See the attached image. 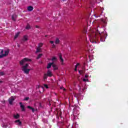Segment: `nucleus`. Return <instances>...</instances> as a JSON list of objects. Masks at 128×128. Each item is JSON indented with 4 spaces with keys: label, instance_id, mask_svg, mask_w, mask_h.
<instances>
[{
    "label": "nucleus",
    "instance_id": "1",
    "mask_svg": "<svg viewBox=\"0 0 128 128\" xmlns=\"http://www.w3.org/2000/svg\"><path fill=\"white\" fill-rule=\"evenodd\" d=\"M89 38L90 42L92 44H98L100 42L98 37L96 36V32H91L89 34Z\"/></svg>",
    "mask_w": 128,
    "mask_h": 128
},
{
    "label": "nucleus",
    "instance_id": "2",
    "mask_svg": "<svg viewBox=\"0 0 128 128\" xmlns=\"http://www.w3.org/2000/svg\"><path fill=\"white\" fill-rule=\"evenodd\" d=\"M100 36V40L101 42H104L106 40V36L108 34L104 32H99Z\"/></svg>",
    "mask_w": 128,
    "mask_h": 128
},
{
    "label": "nucleus",
    "instance_id": "3",
    "mask_svg": "<svg viewBox=\"0 0 128 128\" xmlns=\"http://www.w3.org/2000/svg\"><path fill=\"white\" fill-rule=\"evenodd\" d=\"M28 64H26L24 66H22V70L24 72V74H28L30 70V69L28 68Z\"/></svg>",
    "mask_w": 128,
    "mask_h": 128
},
{
    "label": "nucleus",
    "instance_id": "4",
    "mask_svg": "<svg viewBox=\"0 0 128 128\" xmlns=\"http://www.w3.org/2000/svg\"><path fill=\"white\" fill-rule=\"evenodd\" d=\"M48 76L52 77V72L50 70H48L46 74H44V80H48Z\"/></svg>",
    "mask_w": 128,
    "mask_h": 128
},
{
    "label": "nucleus",
    "instance_id": "5",
    "mask_svg": "<svg viewBox=\"0 0 128 128\" xmlns=\"http://www.w3.org/2000/svg\"><path fill=\"white\" fill-rule=\"evenodd\" d=\"M4 50H2L1 52H0V58H2L4 56H8V52H10L8 50H5L4 51Z\"/></svg>",
    "mask_w": 128,
    "mask_h": 128
},
{
    "label": "nucleus",
    "instance_id": "6",
    "mask_svg": "<svg viewBox=\"0 0 128 128\" xmlns=\"http://www.w3.org/2000/svg\"><path fill=\"white\" fill-rule=\"evenodd\" d=\"M31 61L32 60H30V59H28V58H24L23 60H22L20 62V66H24V64H26V62H31Z\"/></svg>",
    "mask_w": 128,
    "mask_h": 128
},
{
    "label": "nucleus",
    "instance_id": "7",
    "mask_svg": "<svg viewBox=\"0 0 128 128\" xmlns=\"http://www.w3.org/2000/svg\"><path fill=\"white\" fill-rule=\"evenodd\" d=\"M20 108H21L22 111L25 112L26 108H24V105H23L22 102H20Z\"/></svg>",
    "mask_w": 128,
    "mask_h": 128
},
{
    "label": "nucleus",
    "instance_id": "8",
    "mask_svg": "<svg viewBox=\"0 0 128 128\" xmlns=\"http://www.w3.org/2000/svg\"><path fill=\"white\" fill-rule=\"evenodd\" d=\"M59 58L61 62V64L64 65V58H62V54L59 55Z\"/></svg>",
    "mask_w": 128,
    "mask_h": 128
},
{
    "label": "nucleus",
    "instance_id": "9",
    "mask_svg": "<svg viewBox=\"0 0 128 128\" xmlns=\"http://www.w3.org/2000/svg\"><path fill=\"white\" fill-rule=\"evenodd\" d=\"M16 18H18V16H16V14H14L12 16V20H14V22H16Z\"/></svg>",
    "mask_w": 128,
    "mask_h": 128
},
{
    "label": "nucleus",
    "instance_id": "10",
    "mask_svg": "<svg viewBox=\"0 0 128 128\" xmlns=\"http://www.w3.org/2000/svg\"><path fill=\"white\" fill-rule=\"evenodd\" d=\"M14 122L17 124L18 126H22V122H20V120H15Z\"/></svg>",
    "mask_w": 128,
    "mask_h": 128
},
{
    "label": "nucleus",
    "instance_id": "11",
    "mask_svg": "<svg viewBox=\"0 0 128 128\" xmlns=\"http://www.w3.org/2000/svg\"><path fill=\"white\" fill-rule=\"evenodd\" d=\"M14 100V98H9L8 102H9L10 104H12V102H13Z\"/></svg>",
    "mask_w": 128,
    "mask_h": 128
},
{
    "label": "nucleus",
    "instance_id": "12",
    "mask_svg": "<svg viewBox=\"0 0 128 128\" xmlns=\"http://www.w3.org/2000/svg\"><path fill=\"white\" fill-rule=\"evenodd\" d=\"M27 108H28L31 110H32V112H36V109L30 106H28Z\"/></svg>",
    "mask_w": 128,
    "mask_h": 128
},
{
    "label": "nucleus",
    "instance_id": "13",
    "mask_svg": "<svg viewBox=\"0 0 128 128\" xmlns=\"http://www.w3.org/2000/svg\"><path fill=\"white\" fill-rule=\"evenodd\" d=\"M54 64V62H52L51 63H49L48 64V66H47V68H52V65Z\"/></svg>",
    "mask_w": 128,
    "mask_h": 128
},
{
    "label": "nucleus",
    "instance_id": "14",
    "mask_svg": "<svg viewBox=\"0 0 128 128\" xmlns=\"http://www.w3.org/2000/svg\"><path fill=\"white\" fill-rule=\"evenodd\" d=\"M32 10H34V7H32V6H28V12H32Z\"/></svg>",
    "mask_w": 128,
    "mask_h": 128
},
{
    "label": "nucleus",
    "instance_id": "15",
    "mask_svg": "<svg viewBox=\"0 0 128 128\" xmlns=\"http://www.w3.org/2000/svg\"><path fill=\"white\" fill-rule=\"evenodd\" d=\"M52 68H54V69L56 70H58V66H56V65L55 64H54H54H52Z\"/></svg>",
    "mask_w": 128,
    "mask_h": 128
},
{
    "label": "nucleus",
    "instance_id": "16",
    "mask_svg": "<svg viewBox=\"0 0 128 128\" xmlns=\"http://www.w3.org/2000/svg\"><path fill=\"white\" fill-rule=\"evenodd\" d=\"M20 36V32H18L14 36V40H16V38H18V37Z\"/></svg>",
    "mask_w": 128,
    "mask_h": 128
},
{
    "label": "nucleus",
    "instance_id": "17",
    "mask_svg": "<svg viewBox=\"0 0 128 128\" xmlns=\"http://www.w3.org/2000/svg\"><path fill=\"white\" fill-rule=\"evenodd\" d=\"M22 40L24 42H26V40H28V36H24L22 38Z\"/></svg>",
    "mask_w": 128,
    "mask_h": 128
},
{
    "label": "nucleus",
    "instance_id": "18",
    "mask_svg": "<svg viewBox=\"0 0 128 128\" xmlns=\"http://www.w3.org/2000/svg\"><path fill=\"white\" fill-rule=\"evenodd\" d=\"M42 52V51L40 50V48L38 47L36 48V54H38V52Z\"/></svg>",
    "mask_w": 128,
    "mask_h": 128
},
{
    "label": "nucleus",
    "instance_id": "19",
    "mask_svg": "<svg viewBox=\"0 0 128 128\" xmlns=\"http://www.w3.org/2000/svg\"><path fill=\"white\" fill-rule=\"evenodd\" d=\"M14 118H16V120H18L20 118V114H16V115H14Z\"/></svg>",
    "mask_w": 128,
    "mask_h": 128
},
{
    "label": "nucleus",
    "instance_id": "20",
    "mask_svg": "<svg viewBox=\"0 0 128 128\" xmlns=\"http://www.w3.org/2000/svg\"><path fill=\"white\" fill-rule=\"evenodd\" d=\"M55 43H56V44H60V40H59L58 38H56Z\"/></svg>",
    "mask_w": 128,
    "mask_h": 128
},
{
    "label": "nucleus",
    "instance_id": "21",
    "mask_svg": "<svg viewBox=\"0 0 128 128\" xmlns=\"http://www.w3.org/2000/svg\"><path fill=\"white\" fill-rule=\"evenodd\" d=\"M42 46H44V44L42 43H40L38 44V48H42Z\"/></svg>",
    "mask_w": 128,
    "mask_h": 128
},
{
    "label": "nucleus",
    "instance_id": "22",
    "mask_svg": "<svg viewBox=\"0 0 128 128\" xmlns=\"http://www.w3.org/2000/svg\"><path fill=\"white\" fill-rule=\"evenodd\" d=\"M42 54H39L37 57V59L38 60V58H42Z\"/></svg>",
    "mask_w": 128,
    "mask_h": 128
},
{
    "label": "nucleus",
    "instance_id": "23",
    "mask_svg": "<svg viewBox=\"0 0 128 128\" xmlns=\"http://www.w3.org/2000/svg\"><path fill=\"white\" fill-rule=\"evenodd\" d=\"M26 28V30H30V25H27Z\"/></svg>",
    "mask_w": 128,
    "mask_h": 128
},
{
    "label": "nucleus",
    "instance_id": "24",
    "mask_svg": "<svg viewBox=\"0 0 128 128\" xmlns=\"http://www.w3.org/2000/svg\"><path fill=\"white\" fill-rule=\"evenodd\" d=\"M79 74H84V71L82 70H79Z\"/></svg>",
    "mask_w": 128,
    "mask_h": 128
},
{
    "label": "nucleus",
    "instance_id": "25",
    "mask_svg": "<svg viewBox=\"0 0 128 128\" xmlns=\"http://www.w3.org/2000/svg\"><path fill=\"white\" fill-rule=\"evenodd\" d=\"M28 100H30V97H26L24 99V100L28 101Z\"/></svg>",
    "mask_w": 128,
    "mask_h": 128
},
{
    "label": "nucleus",
    "instance_id": "26",
    "mask_svg": "<svg viewBox=\"0 0 128 128\" xmlns=\"http://www.w3.org/2000/svg\"><path fill=\"white\" fill-rule=\"evenodd\" d=\"M52 62H54V60H56V57H53V58H52Z\"/></svg>",
    "mask_w": 128,
    "mask_h": 128
},
{
    "label": "nucleus",
    "instance_id": "27",
    "mask_svg": "<svg viewBox=\"0 0 128 128\" xmlns=\"http://www.w3.org/2000/svg\"><path fill=\"white\" fill-rule=\"evenodd\" d=\"M44 86L46 88H48V84H44Z\"/></svg>",
    "mask_w": 128,
    "mask_h": 128
},
{
    "label": "nucleus",
    "instance_id": "28",
    "mask_svg": "<svg viewBox=\"0 0 128 128\" xmlns=\"http://www.w3.org/2000/svg\"><path fill=\"white\" fill-rule=\"evenodd\" d=\"M75 72L78 71V66L76 65L75 66V69H74Z\"/></svg>",
    "mask_w": 128,
    "mask_h": 128
},
{
    "label": "nucleus",
    "instance_id": "29",
    "mask_svg": "<svg viewBox=\"0 0 128 128\" xmlns=\"http://www.w3.org/2000/svg\"><path fill=\"white\" fill-rule=\"evenodd\" d=\"M0 76H4V72H0Z\"/></svg>",
    "mask_w": 128,
    "mask_h": 128
},
{
    "label": "nucleus",
    "instance_id": "30",
    "mask_svg": "<svg viewBox=\"0 0 128 128\" xmlns=\"http://www.w3.org/2000/svg\"><path fill=\"white\" fill-rule=\"evenodd\" d=\"M86 80H88L86 78L83 79V82H86Z\"/></svg>",
    "mask_w": 128,
    "mask_h": 128
},
{
    "label": "nucleus",
    "instance_id": "31",
    "mask_svg": "<svg viewBox=\"0 0 128 128\" xmlns=\"http://www.w3.org/2000/svg\"><path fill=\"white\" fill-rule=\"evenodd\" d=\"M54 42L51 40L50 41V44H54Z\"/></svg>",
    "mask_w": 128,
    "mask_h": 128
},
{
    "label": "nucleus",
    "instance_id": "32",
    "mask_svg": "<svg viewBox=\"0 0 128 128\" xmlns=\"http://www.w3.org/2000/svg\"><path fill=\"white\" fill-rule=\"evenodd\" d=\"M40 26H36V28H39Z\"/></svg>",
    "mask_w": 128,
    "mask_h": 128
},
{
    "label": "nucleus",
    "instance_id": "33",
    "mask_svg": "<svg viewBox=\"0 0 128 128\" xmlns=\"http://www.w3.org/2000/svg\"><path fill=\"white\" fill-rule=\"evenodd\" d=\"M52 46V48H56V45L54 44H53Z\"/></svg>",
    "mask_w": 128,
    "mask_h": 128
},
{
    "label": "nucleus",
    "instance_id": "34",
    "mask_svg": "<svg viewBox=\"0 0 128 128\" xmlns=\"http://www.w3.org/2000/svg\"><path fill=\"white\" fill-rule=\"evenodd\" d=\"M80 63H77L76 64V66H80Z\"/></svg>",
    "mask_w": 128,
    "mask_h": 128
},
{
    "label": "nucleus",
    "instance_id": "35",
    "mask_svg": "<svg viewBox=\"0 0 128 128\" xmlns=\"http://www.w3.org/2000/svg\"><path fill=\"white\" fill-rule=\"evenodd\" d=\"M2 128H6V126L4 125V126H2Z\"/></svg>",
    "mask_w": 128,
    "mask_h": 128
},
{
    "label": "nucleus",
    "instance_id": "36",
    "mask_svg": "<svg viewBox=\"0 0 128 128\" xmlns=\"http://www.w3.org/2000/svg\"><path fill=\"white\" fill-rule=\"evenodd\" d=\"M88 75H85V78H88Z\"/></svg>",
    "mask_w": 128,
    "mask_h": 128
},
{
    "label": "nucleus",
    "instance_id": "37",
    "mask_svg": "<svg viewBox=\"0 0 128 128\" xmlns=\"http://www.w3.org/2000/svg\"><path fill=\"white\" fill-rule=\"evenodd\" d=\"M18 48H20V45L18 44Z\"/></svg>",
    "mask_w": 128,
    "mask_h": 128
},
{
    "label": "nucleus",
    "instance_id": "38",
    "mask_svg": "<svg viewBox=\"0 0 128 128\" xmlns=\"http://www.w3.org/2000/svg\"><path fill=\"white\" fill-rule=\"evenodd\" d=\"M2 81H1V80H0V84H2Z\"/></svg>",
    "mask_w": 128,
    "mask_h": 128
},
{
    "label": "nucleus",
    "instance_id": "39",
    "mask_svg": "<svg viewBox=\"0 0 128 128\" xmlns=\"http://www.w3.org/2000/svg\"><path fill=\"white\" fill-rule=\"evenodd\" d=\"M64 90H66V88H64Z\"/></svg>",
    "mask_w": 128,
    "mask_h": 128
}]
</instances>
